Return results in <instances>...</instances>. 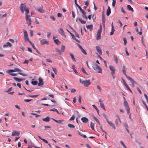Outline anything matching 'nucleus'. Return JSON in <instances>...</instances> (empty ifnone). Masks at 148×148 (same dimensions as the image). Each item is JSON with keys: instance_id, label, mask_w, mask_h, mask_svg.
<instances>
[{"instance_id": "338daca9", "label": "nucleus", "mask_w": 148, "mask_h": 148, "mask_svg": "<svg viewBox=\"0 0 148 148\" xmlns=\"http://www.w3.org/2000/svg\"><path fill=\"white\" fill-rule=\"evenodd\" d=\"M29 62V61L27 60H25L23 62V64H28Z\"/></svg>"}, {"instance_id": "a19ab883", "label": "nucleus", "mask_w": 148, "mask_h": 148, "mask_svg": "<svg viewBox=\"0 0 148 148\" xmlns=\"http://www.w3.org/2000/svg\"><path fill=\"white\" fill-rule=\"evenodd\" d=\"M65 49V47L64 46L62 45L61 48V51L62 53L64 51Z\"/></svg>"}, {"instance_id": "39448f33", "label": "nucleus", "mask_w": 148, "mask_h": 148, "mask_svg": "<svg viewBox=\"0 0 148 148\" xmlns=\"http://www.w3.org/2000/svg\"><path fill=\"white\" fill-rule=\"evenodd\" d=\"M25 18L27 25L28 26L31 25V21L30 16L29 15L25 14Z\"/></svg>"}, {"instance_id": "f8f14e48", "label": "nucleus", "mask_w": 148, "mask_h": 148, "mask_svg": "<svg viewBox=\"0 0 148 148\" xmlns=\"http://www.w3.org/2000/svg\"><path fill=\"white\" fill-rule=\"evenodd\" d=\"M96 51L98 52L99 54L100 55H101L102 54V50L101 48L98 46H96Z\"/></svg>"}, {"instance_id": "bf43d9fd", "label": "nucleus", "mask_w": 148, "mask_h": 148, "mask_svg": "<svg viewBox=\"0 0 148 148\" xmlns=\"http://www.w3.org/2000/svg\"><path fill=\"white\" fill-rule=\"evenodd\" d=\"M32 100V99H24V101L25 102H29L31 101Z\"/></svg>"}, {"instance_id": "6e6552de", "label": "nucleus", "mask_w": 148, "mask_h": 148, "mask_svg": "<svg viewBox=\"0 0 148 148\" xmlns=\"http://www.w3.org/2000/svg\"><path fill=\"white\" fill-rule=\"evenodd\" d=\"M26 5L25 4H21L20 6V8L21 11L23 13L25 9H26Z\"/></svg>"}, {"instance_id": "2f4dec72", "label": "nucleus", "mask_w": 148, "mask_h": 148, "mask_svg": "<svg viewBox=\"0 0 148 148\" xmlns=\"http://www.w3.org/2000/svg\"><path fill=\"white\" fill-rule=\"evenodd\" d=\"M77 132H78L79 135H80V136H82L84 138L86 137V136L85 135H84L83 134V133L82 132H79V130L77 131Z\"/></svg>"}, {"instance_id": "5701e85b", "label": "nucleus", "mask_w": 148, "mask_h": 148, "mask_svg": "<svg viewBox=\"0 0 148 148\" xmlns=\"http://www.w3.org/2000/svg\"><path fill=\"white\" fill-rule=\"evenodd\" d=\"M12 44L9 42H7L5 44L3 45L4 47H11Z\"/></svg>"}, {"instance_id": "e2e57ef3", "label": "nucleus", "mask_w": 148, "mask_h": 148, "mask_svg": "<svg viewBox=\"0 0 148 148\" xmlns=\"http://www.w3.org/2000/svg\"><path fill=\"white\" fill-rule=\"evenodd\" d=\"M62 16V14L59 13H58L57 14V16L59 17H61Z\"/></svg>"}, {"instance_id": "774afa93", "label": "nucleus", "mask_w": 148, "mask_h": 148, "mask_svg": "<svg viewBox=\"0 0 148 148\" xmlns=\"http://www.w3.org/2000/svg\"><path fill=\"white\" fill-rule=\"evenodd\" d=\"M124 85H125V87L127 88V89L128 90H130V88L127 85V84H124Z\"/></svg>"}, {"instance_id": "f03ea898", "label": "nucleus", "mask_w": 148, "mask_h": 148, "mask_svg": "<svg viewBox=\"0 0 148 148\" xmlns=\"http://www.w3.org/2000/svg\"><path fill=\"white\" fill-rule=\"evenodd\" d=\"M79 82L81 84H83L84 86L86 87H88L91 84L90 80L89 79L82 81L80 79H79Z\"/></svg>"}, {"instance_id": "9d476101", "label": "nucleus", "mask_w": 148, "mask_h": 148, "mask_svg": "<svg viewBox=\"0 0 148 148\" xmlns=\"http://www.w3.org/2000/svg\"><path fill=\"white\" fill-rule=\"evenodd\" d=\"M23 33L24 34V39L25 41H27V40H28L29 39L27 32L26 31L24 30Z\"/></svg>"}, {"instance_id": "cd10ccee", "label": "nucleus", "mask_w": 148, "mask_h": 148, "mask_svg": "<svg viewBox=\"0 0 148 148\" xmlns=\"http://www.w3.org/2000/svg\"><path fill=\"white\" fill-rule=\"evenodd\" d=\"M56 51L58 55H61L62 54V52L58 48H56Z\"/></svg>"}, {"instance_id": "864d4df0", "label": "nucleus", "mask_w": 148, "mask_h": 148, "mask_svg": "<svg viewBox=\"0 0 148 148\" xmlns=\"http://www.w3.org/2000/svg\"><path fill=\"white\" fill-rule=\"evenodd\" d=\"M123 40L124 42V44L125 45L127 43V40L125 38H123Z\"/></svg>"}, {"instance_id": "423d86ee", "label": "nucleus", "mask_w": 148, "mask_h": 148, "mask_svg": "<svg viewBox=\"0 0 148 148\" xmlns=\"http://www.w3.org/2000/svg\"><path fill=\"white\" fill-rule=\"evenodd\" d=\"M14 72H18V74L20 75H21L24 76H26L27 75L26 73H22L21 72H22V70L20 69L17 68H15L14 69Z\"/></svg>"}, {"instance_id": "f257e3e1", "label": "nucleus", "mask_w": 148, "mask_h": 148, "mask_svg": "<svg viewBox=\"0 0 148 148\" xmlns=\"http://www.w3.org/2000/svg\"><path fill=\"white\" fill-rule=\"evenodd\" d=\"M92 67L93 69L97 73H102V69L97 64L95 63H93Z\"/></svg>"}, {"instance_id": "5fc2aeb1", "label": "nucleus", "mask_w": 148, "mask_h": 148, "mask_svg": "<svg viewBox=\"0 0 148 148\" xmlns=\"http://www.w3.org/2000/svg\"><path fill=\"white\" fill-rule=\"evenodd\" d=\"M38 96V95H29V97H37Z\"/></svg>"}, {"instance_id": "412c9836", "label": "nucleus", "mask_w": 148, "mask_h": 148, "mask_svg": "<svg viewBox=\"0 0 148 148\" xmlns=\"http://www.w3.org/2000/svg\"><path fill=\"white\" fill-rule=\"evenodd\" d=\"M86 27L88 29H89L91 32L92 31L93 29V25L92 24L87 26Z\"/></svg>"}, {"instance_id": "b1692460", "label": "nucleus", "mask_w": 148, "mask_h": 148, "mask_svg": "<svg viewBox=\"0 0 148 148\" xmlns=\"http://www.w3.org/2000/svg\"><path fill=\"white\" fill-rule=\"evenodd\" d=\"M111 13V10L110 7H108V9L107 10L106 12V15L107 16H108L110 15Z\"/></svg>"}, {"instance_id": "37998d69", "label": "nucleus", "mask_w": 148, "mask_h": 148, "mask_svg": "<svg viewBox=\"0 0 148 148\" xmlns=\"http://www.w3.org/2000/svg\"><path fill=\"white\" fill-rule=\"evenodd\" d=\"M38 10V11L40 13H43L44 12V10L42 8H39Z\"/></svg>"}, {"instance_id": "13d9d810", "label": "nucleus", "mask_w": 148, "mask_h": 148, "mask_svg": "<svg viewBox=\"0 0 148 148\" xmlns=\"http://www.w3.org/2000/svg\"><path fill=\"white\" fill-rule=\"evenodd\" d=\"M75 118V116L74 115H73L70 118L69 120L71 121L73 120Z\"/></svg>"}, {"instance_id": "7ed1b4c3", "label": "nucleus", "mask_w": 148, "mask_h": 148, "mask_svg": "<svg viewBox=\"0 0 148 148\" xmlns=\"http://www.w3.org/2000/svg\"><path fill=\"white\" fill-rule=\"evenodd\" d=\"M123 98L124 100L123 105L124 106L127 111V112L129 113L130 112V108L129 106L128 103L126 101L125 97H123Z\"/></svg>"}, {"instance_id": "aec40b11", "label": "nucleus", "mask_w": 148, "mask_h": 148, "mask_svg": "<svg viewBox=\"0 0 148 148\" xmlns=\"http://www.w3.org/2000/svg\"><path fill=\"white\" fill-rule=\"evenodd\" d=\"M99 102L100 103V104L101 107V108H103L104 110H106V109L105 108L104 105V104L102 102V101H101V100L100 99L99 100Z\"/></svg>"}, {"instance_id": "e433bc0d", "label": "nucleus", "mask_w": 148, "mask_h": 148, "mask_svg": "<svg viewBox=\"0 0 148 148\" xmlns=\"http://www.w3.org/2000/svg\"><path fill=\"white\" fill-rule=\"evenodd\" d=\"M32 84L34 85H36L37 84L38 82L36 81H32L31 82Z\"/></svg>"}, {"instance_id": "8fccbe9b", "label": "nucleus", "mask_w": 148, "mask_h": 148, "mask_svg": "<svg viewBox=\"0 0 148 148\" xmlns=\"http://www.w3.org/2000/svg\"><path fill=\"white\" fill-rule=\"evenodd\" d=\"M7 73L14 72V69L8 70L7 71Z\"/></svg>"}, {"instance_id": "dca6fc26", "label": "nucleus", "mask_w": 148, "mask_h": 148, "mask_svg": "<svg viewBox=\"0 0 148 148\" xmlns=\"http://www.w3.org/2000/svg\"><path fill=\"white\" fill-rule=\"evenodd\" d=\"M108 124L111 126L112 128L114 130L116 129V127H115L114 124L112 123L111 121H110L108 120L107 121Z\"/></svg>"}, {"instance_id": "052dcab7", "label": "nucleus", "mask_w": 148, "mask_h": 148, "mask_svg": "<svg viewBox=\"0 0 148 148\" xmlns=\"http://www.w3.org/2000/svg\"><path fill=\"white\" fill-rule=\"evenodd\" d=\"M142 27H140V31L139 33H138V34L140 35H141L142 34Z\"/></svg>"}, {"instance_id": "393cba45", "label": "nucleus", "mask_w": 148, "mask_h": 148, "mask_svg": "<svg viewBox=\"0 0 148 148\" xmlns=\"http://www.w3.org/2000/svg\"><path fill=\"white\" fill-rule=\"evenodd\" d=\"M13 79L16 81L17 82H21L23 80V79H20L18 78L14 77Z\"/></svg>"}, {"instance_id": "f3484780", "label": "nucleus", "mask_w": 148, "mask_h": 148, "mask_svg": "<svg viewBox=\"0 0 148 148\" xmlns=\"http://www.w3.org/2000/svg\"><path fill=\"white\" fill-rule=\"evenodd\" d=\"M38 81L39 82V83L38 84V86H41L43 85L44 84L43 82V80L42 78H39L38 79Z\"/></svg>"}, {"instance_id": "9b49d317", "label": "nucleus", "mask_w": 148, "mask_h": 148, "mask_svg": "<svg viewBox=\"0 0 148 148\" xmlns=\"http://www.w3.org/2000/svg\"><path fill=\"white\" fill-rule=\"evenodd\" d=\"M20 134V131H13L12 133V136H18Z\"/></svg>"}, {"instance_id": "1a4fd4ad", "label": "nucleus", "mask_w": 148, "mask_h": 148, "mask_svg": "<svg viewBox=\"0 0 148 148\" xmlns=\"http://www.w3.org/2000/svg\"><path fill=\"white\" fill-rule=\"evenodd\" d=\"M58 32L64 38H66V36L64 34V31L62 28H60L58 30Z\"/></svg>"}, {"instance_id": "ddd939ff", "label": "nucleus", "mask_w": 148, "mask_h": 148, "mask_svg": "<svg viewBox=\"0 0 148 148\" xmlns=\"http://www.w3.org/2000/svg\"><path fill=\"white\" fill-rule=\"evenodd\" d=\"M128 79L131 82L132 84V87H133L134 86V84H137V83L134 81V80H133V79L131 78V77H130L128 79Z\"/></svg>"}, {"instance_id": "a18cd8bd", "label": "nucleus", "mask_w": 148, "mask_h": 148, "mask_svg": "<svg viewBox=\"0 0 148 148\" xmlns=\"http://www.w3.org/2000/svg\"><path fill=\"white\" fill-rule=\"evenodd\" d=\"M114 57L116 63L117 64L118 63V60L117 57L116 56H114Z\"/></svg>"}, {"instance_id": "de8ad7c7", "label": "nucleus", "mask_w": 148, "mask_h": 148, "mask_svg": "<svg viewBox=\"0 0 148 148\" xmlns=\"http://www.w3.org/2000/svg\"><path fill=\"white\" fill-rule=\"evenodd\" d=\"M26 14H25L27 15L29 13V9L28 8H26L25 9Z\"/></svg>"}, {"instance_id": "a211bd4d", "label": "nucleus", "mask_w": 148, "mask_h": 148, "mask_svg": "<svg viewBox=\"0 0 148 148\" xmlns=\"http://www.w3.org/2000/svg\"><path fill=\"white\" fill-rule=\"evenodd\" d=\"M67 31L70 33V35L72 36L73 38L76 41L78 42H79V41L78 40H77L75 36L71 32H70L69 31H68V30H67Z\"/></svg>"}, {"instance_id": "49530a36", "label": "nucleus", "mask_w": 148, "mask_h": 148, "mask_svg": "<svg viewBox=\"0 0 148 148\" xmlns=\"http://www.w3.org/2000/svg\"><path fill=\"white\" fill-rule=\"evenodd\" d=\"M52 69L53 70V71L56 74L57 72V71L56 68L54 67H52Z\"/></svg>"}, {"instance_id": "79ce46f5", "label": "nucleus", "mask_w": 148, "mask_h": 148, "mask_svg": "<svg viewBox=\"0 0 148 148\" xmlns=\"http://www.w3.org/2000/svg\"><path fill=\"white\" fill-rule=\"evenodd\" d=\"M68 127L70 128H73L75 127V126L71 124H68Z\"/></svg>"}, {"instance_id": "bb28decb", "label": "nucleus", "mask_w": 148, "mask_h": 148, "mask_svg": "<svg viewBox=\"0 0 148 148\" xmlns=\"http://www.w3.org/2000/svg\"><path fill=\"white\" fill-rule=\"evenodd\" d=\"M42 120L45 122H48L50 121V118L49 116H47L45 118H43Z\"/></svg>"}, {"instance_id": "6e6d98bb", "label": "nucleus", "mask_w": 148, "mask_h": 148, "mask_svg": "<svg viewBox=\"0 0 148 148\" xmlns=\"http://www.w3.org/2000/svg\"><path fill=\"white\" fill-rule=\"evenodd\" d=\"M114 31H115V30H114V29H112V31L110 33V35H113L114 33Z\"/></svg>"}, {"instance_id": "ea45409f", "label": "nucleus", "mask_w": 148, "mask_h": 148, "mask_svg": "<svg viewBox=\"0 0 148 148\" xmlns=\"http://www.w3.org/2000/svg\"><path fill=\"white\" fill-rule=\"evenodd\" d=\"M73 32L75 33L76 36L77 38H79V35L78 34H77V33L76 32V31L75 30H73Z\"/></svg>"}, {"instance_id": "0eeeda50", "label": "nucleus", "mask_w": 148, "mask_h": 148, "mask_svg": "<svg viewBox=\"0 0 148 148\" xmlns=\"http://www.w3.org/2000/svg\"><path fill=\"white\" fill-rule=\"evenodd\" d=\"M109 68L111 71V75L112 76H114V75L115 74V68L113 66L111 65H110L109 66Z\"/></svg>"}, {"instance_id": "c03bdc74", "label": "nucleus", "mask_w": 148, "mask_h": 148, "mask_svg": "<svg viewBox=\"0 0 148 148\" xmlns=\"http://www.w3.org/2000/svg\"><path fill=\"white\" fill-rule=\"evenodd\" d=\"M81 70H82V71L84 73L87 75V72H86V71H85V70L84 69V68L82 67L81 69Z\"/></svg>"}, {"instance_id": "20e7f679", "label": "nucleus", "mask_w": 148, "mask_h": 148, "mask_svg": "<svg viewBox=\"0 0 148 148\" xmlns=\"http://www.w3.org/2000/svg\"><path fill=\"white\" fill-rule=\"evenodd\" d=\"M101 30L102 26L101 25H100V28L98 31L96 35V39L97 40H99L101 38Z\"/></svg>"}, {"instance_id": "2eb2a0df", "label": "nucleus", "mask_w": 148, "mask_h": 148, "mask_svg": "<svg viewBox=\"0 0 148 148\" xmlns=\"http://www.w3.org/2000/svg\"><path fill=\"white\" fill-rule=\"evenodd\" d=\"M82 13V16L83 18H85L87 20L88 17L86 15V13L83 10L81 12Z\"/></svg>"}, {"instance_id": "680f3d73", "label": "nucleus", "mask_w": 148, "mask_h": 148, "mask_svg": "<svg viewBox=\"0 0 148 148\" xmlns=\"http://www.w3.org/2000/svg\"><path fill=\"white\" fill-rule=\"evenodd\" d=\"M76 91V90L74 88L71 89V92L72 93L74 92H75Z\"/></svg>"}, {"instance_id": "c756f323", "label": "nucleus", "mask_w": 148, "mask_h": 148, "mask_svg": "<svg viewBox=\"0 0 148 148\" xmlns=\"http://www.w3.org/2000/svg\"><path fill=\"white\" fill-rule=\"evenodd\" d=\"M122 72L123 74L125 75V76L128 79L130 77L129 76H128L126 74V71L125 69H123Z\"/></svg>"}, {"instance_id": "4be33fe9", "label": "nucleus", "mask_w": 148, "mask_h": 148, "mask_svg": "<svg viewBox=\"0 0 148 148\" xmlns=\"http://www.w3.org/2000/svg\"><path fill=\"white\" fill-rule=\"evenodd\" d=\"M81 120L83 123H86L88 121V119L85 117H83L81 118Z\"/></svg>"}, {"instance_id": "72a5a7b5", "label": "nucleus", "mask_w": 148, "mask_h": 148, "mask_svg": "<svg viewBox=\"0 0 148 148\" xmlns=\"http://www.w3.org/2000/svg\"><path fill=\"white\" fill-rule=\"evenodd\" d=\"M78 20L82 24H84L86 23V21L83 20L81 18H79Z\"/></svg>"}, {"instance_id": "473e14b6", "label": "nucleus", "mask_w": 148, "mask_h": 148, "mask_svg": "<svg viewBox=\"0 0 148 148\" xmlns=\"http://www.w3.org/2000/svg\"><path fill=\"white\" fill-rule=\"evenodd\" d=\"M50 111H52L54 112H56L58 114H60L61 113H60L57 109L55 108H53L52 109L50 110Z\"/></svg>"}, {"instance_id": "603ef678", "label": "nucleus", "mask_w": 148, "mask_h": 148, "mask_svg": "<svg viewBox=\"0 0 148 148\" xmlns=\"http://www.w3.org/2000/svg\"><path fill=\"white\" fill-rule=\"evenodd\" d=\"M29 31H30V35L32 37L33 36V31L32 30H30Z\"/></svg>"}, {"instance_id": "3c124183", "label": "nucleus", "mask_w": 148, "mask_h": 148, "mask_svg": "<svg viewBox=\"0 0 148 148\" xmlns=\"http://www.w3.org/2000/svg\"><path fill=\"white\" fill-rule=\"evenodd\" d=\"M78 101L79 103H81V97L80 95H79V96Z\"/></svg>"}, {"instance_id": "7c9ffc66", "label": "nucleus", "mask_w": 148, "mask_h": 148, "mask_svg": "<svg viewBox=\"0 0 148 148\" xmlns=\"http://www.w3.org/2000/svg\"><path fill=\"white\" fill-rule=\"evenodd\" d=\"M52 119L56 123H61L62 122H63L64 121V120L63 119H62L61 120H59L58 121L56 120L53 119Z\"/></svg>"}, {"instance_id": "f704fd0d", "label": "nucleus", "mask_w": 148, "mask_h": 148, "mask_svg": "<svg viewBox=\"0 0 148 148\" xmlns=\"http://www.w3.org/2000/svg\"><path fill=\"white\" fill-rule=\"evenodd\" d=\"M102 21L104 23H105V16L103 14L102 15Z\"/></svg>"}, {"instance_id": "09e8293b", "label": "nucleus", "mask_w": 148, "mask_h": 148, "mask_svg": "<svg viewBox=\"0 0 148 148\" xmlns=\"http://www.w3.org/2000/svg\"><path fill=\"white\" fill-rule=\"evenodd\" d=\"M116 1L115 0H112V5L113 7L115 6Z\"/></svg>"}, {"instance_id": "69168bd1", "label": "nucleus", "mask_w": 148, "mask_h": 148, "mask_svg": "<svg viewBox=\"0 0 148 148\" xmlns=\"http://www.w3.org/2000/svg\"><path fill=\"white\" fill-rule=\"evenodd\" d=\"M97 88L100 91H101V88L100 87V86L99 85L97 86Z\"/></svg>"}, {"instance_id": "c9c22d12", "label": "nucleus", "mask_w": 148, "mask_h": 148, "mask_svg": "<svg viewBox=\"0 0 148 148\" xmlns=\"http://www.w3.org/2000/svg\"><path fill=\"white\" fill-rule=\"evenodd\" d=\"M82 52L85 55H87V53L85 50L82 48L81 49Z\"/></svg>"}, {"instance_id": "6ab92c4d", "label": "nucleus", "mask_w": 148, "mask_h": 148, "mask_svg": "<svg viewBox=\"0 0 148 148\" xmlns=\"http://www.w3.org/2000/svg\"><path fill=\"white\" fill-rule=\"evenodd\" d=\"M54 42L57 44L59 45L60 43V42L58 39H56V38L54 36L53 37Z\"/></svg>"}, {"instance_id": "4d7b16f0", "label": "nucleus", "mask_w": 148, "mask_h": 148, "mask_svg": "<svg viewBox=\"0 0 148 148\" xmlns=\"http://www.w3.org/2000/svg\"><path fill=\"white\" fill-rule=\"evenodd\" d=\"M10 75L12 76H16L17 75V73H10L9 74Z\"/></svg>"}, {"instance_id": "a878e982", "label": "nucleus", "mask_w": 148, "mask_h": 148, "mask_svg": "<svg viewBox=\"0 0 148 148\" xmlns=\"http://www.w3.org/2000/svg\"><path fill=\"white\" fill-rule=\"evenodd\" d=\"M127 8L128 10H130L132 12H133L134 11L133 8H132L131 6L129 5H127Z\"/></svg>"}, {"instance_id": "4c0bfd02", "label": "nucleus", "mask_w": 148, "mask_h": 148, "mask_svg": "<svg viewBox=\"0 0 148 148\" xmlns=\"http://www.w3.org/2000/svg\"><path fill=\"white\" fill-rule=\"evenodd\" d=\"M70 55L71 56V58L73 60L74 62H75L76 61L75 59L74 56L73 54H72L71 53H70Z\"/></svg>"}, {"instance_id": "58836bf2", "label": "nucleus", "mask_w": 148, "mask_h": 148, "mask_svg": "<svg viewBox=\"0 0 148 148\" xmlns=\"http://www.w3.org/2000/svg\"><path fill=\"white\" fill-rule=\"evenodd\" d=\"M94 119L99 124H100V122L99 120L95 116H94L93 117Z\"/></svg>"}, {"instance_id": "4468645a", "label": "nucleus", "mask_w": 148, "mask_h": 148, "mask_svg": "<svg viewBox=\"0 0 148 148\" xmlns=\"http://www.w3.org/2000/svg\"><path fill=\"white\" fill-rule=\"evenodd\" d=\"M40 43L41 45H43L44 44H48V42L46 39H42L40 41Z\"/></svg>"}, {"instance_id": "0e129e2a", "label": "nucleus", "mask_w": 148, "mask_h": 148, "mask_svg": "<svg viewBox=\"0 0 148 148\" xmlns=\"http://www.w3.org/2000/svg\"><path fill=\"white\" fill-rule=\"evenodd\" d=\"M77 6L78 7V8L80 10L81 12L83 10L82 9L79 5H77Z\"/></svg>"}, {"instance_id": "c85d7f7f", "label": "nucleus", "mask_w": 148, "mask_h": 148, "mask_svg": "<svg viewBox=\"0 0 148 148\" xmlns=\"http://www.w3.org/2000/svg\"><path fill=\"white\" fill-rule=\"evenodd\" d=\"M95 126V123H94L92 122H91L90 124V127L93 130H95L94 127Z\"/></svg>"}]
</instances>
